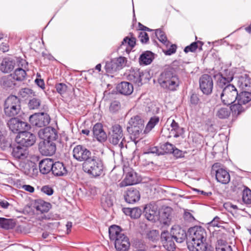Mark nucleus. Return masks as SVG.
I'll list each match as a JSON object with an SVG mask.
<instances>
[{"instance_id":"f257e3e1","label":"nucleus","mask_w":251,"mask_h":251,"mask_svg":"<svg viewBox=\"0 0 251 251\" xmlns=\"http://www.w3.org/2000/svg\"><path fill=\"white\" fill-rule=\"evenodd\" d=\"M189 238L187 244L190 251H206L205 243L207 233L205 229L201 226H195L189 229Z\"/></svg>"},{"instance_id":"13d9d810","label":"nucleus","mask_w":251,"mask_h":251,"mask_svg":"<svg viewBox=\"0 0 251 251\" xmlns=\"http://www.w3.org/2000/svg\"><path fill=\"white\" fill-rule=\"evenodd\" d=\"M121 107L120 102L117 100H114L111 103L109 110L113 113L118 111Z\"/></svg>"},{"instance_id":"6e6d98bb","label":"nucleus","mask_w":251,"mask_h":251,"mask_svg":"<svg viewBox=\"0 0 251 251\" xmlns=\"http://www.w3.org/2000/svg\"><path fill=\"white\" fill-rule=\"evenodd\" d=\"M55 88L57 93L62 95L66 92L68 87L65 83H58L55 84Z\"/></svg>"},{"instance_id":"dca6fc26","label":"nucleus","mask_w":251,"mask_h":251,"mask_svg":"<svg viewBox=\"0 0 251 251\" xmlns=\"http://www.w3.org/2000/svg\"><path fill=\"white\" fill-rule=\"evenodd\" d=\"M40 138L43 141H55L58 137L57 133L55 128L50 126L46 127L40 129L38 132Z\"/></svg>"},{"instance_id":"72a5a7b5","label":"nucleus","mask_w":251,"mask_h":251,"mask_svg":"<svg viewBox=\"0 0 251 251\" xmlns=\"http://www.w3.org/2000/svg\"><path fill=\"white\" fill-rule=\"evenodd\" d=\"M154 59V54L151 51H146L140 56L139 62L141 64H150Z\"/></svg>"},{"instance_id":"864d4df0","label":"nucleus","mask_w":251,"mask_h":251,"mask_svg":"<svg viewBox=\"0 0 251 251\" xmlns=\"http://www.w3.org/2000/svg\"><path fill=\"white\" fill-rule=\"evenodd\" d=\"M189 101L191 107H195L197 105H199L201 103L198 95L195 93L191 94L190 97Z\"/></svg>"},{"instance_id":"4c0bfd02","label":"nucleus","mask_w":251,"mask_h":251,"mask_svg":"<svg viewBox=\"0 0 251 251\" xmlns=\"http://www.w3.org/2000/svg\"><path fill=\"white\" fill-rule=\"evenodd\" d=\"M15 224L13 220L0 217V227L5 229H12L15 227Z\"/></svg>"},{"instance_id":"ddd939ff","label":"nucleus","mask_w":251,"mask_h":251,"mask_svg":"<svg viewBox=\"0 0 251 251\" xmlns=\"http://www.w3.org/2000/svg\"><path fill=\"white\" fill-rule=\"evenodd\" d=\"M17 143L28 148L34 145L36 141L34 134L24 130L20 133L16 137Z\"/></svg>"},{"instance_id":"3c124183","label":"nucleus","mask_w":251,"mask_h":251,"mask_svg":"<svg viewBox=\"0 0 251 251\" xmlns=\"http://www.w3.org/2000/svg\"><path fill=\"white\" fill-rule=\"evenodd\" d=\"M155 34L159 41L161 43L164 44H167L168 43V41L165 32L161 29H156Z\"/></svg>"},{"instance_id":"bb28decb","label":"nucleus","mask_w":251,"mask_h":251,"mask_svg":"<svg viewBox=\"0 0 251 251\" xmlns=\"http://www.w3.org/2000/svg\"><path fill=\"white\" fill-rule=\"evenodd\" d=\"M172 209L169 207H166L159 212V220L160 223L168 225L172 219Z\"/></svg>"},{"instance_id":"09e8293b","label":"nucleus","mask_w":251,"mask_h":251,"mask_svg":"<svg viewBox=\"0 0 251 251\" xmlns=\"http://www.w3.org/2000/svg\"><path fill=\"white\" fill-rule=\"evenodd\" d=\"M114 61L117 67L119 70L122 69L126 66L127 59L126 57L120 56L119 57L112 59Z\"/></svg>"},{"instance_id":"49530a36","label":"nucleus","mask_w":251,"mask_h":251,"mask_svg":"<svg viewBox=\"0 0 251 251\" xmlns=\"http://www.w3.org/2000/svg\"><path fill=\"white\" fill-rule=\"evenodd\" d=\"M144 126V121L139 115L133 116L130 118L128 123V126Z\"/></svg>"},{"instance_id":"774afa93","label":"nucleus","mask_w":251,"mask_h":251,"mask_svg":"<svg viewBox=\"0 0 251 251\" xmlns=\"http://www.w3.org/2000/svg\"><path fill=\"white\" fill-rule=\"evenodd\" d=\"M176 46L175 45H172L171 47L165 52V54L170 55L176 52Z\"/></svg>"},{"instance_id":"c03bdc74","label":"nucleus","mask_w":251,"mask_h":251,"mask_svg":"<svg viewBox=\"0 0 251 251\" xmlns=\"http://www.w3.org/2000/svg\"><path fill=\"white\" fill-rule=\"evenodd\" d=\"M230 110L227 107H221L216 112V116L221 119H226L230 115Z\"/></svg>"},{"instance_id":"c9c22d12","label":"nucleus","mask_w":251,"mask_h":251,"mask_svg":"<svg viewBox=\"0 0 251 251\" xmlns=\"http://www.w3.org/2000/svg\"><path fill=\"white\" fill-rule=\"evenodd\" d=\"M236 100L245 105L251 100V93L248 91H242L238 93Z\"/></svg>"},{"instance_id":"c85d7f7f","label":"nucleus","mask_w":251,"mask_h":251,"mask_svg":"<svg viewBox=\"0 0 251 251\" xmlns=\"http://www.w3.org/2000/svg\"><path fill=\"white\" fill-rule=\"evenodd\" d=\"M117 90L121 94L129 95L133 91V87L131 83L123 81L117 85Z\"/></svg>"},{"instance_id":"ea45409f","label":"nucleus","mask_w":251,"mask_h":251,"mask_svg":"<svg viewBox=\"0 0 251 251\" xmlns=\"http://www.w3.org/2000/svg\"><path fill=\"white\" fill-rule=\"evenodd\" d=\"M12 75L13 79L17 81H23L25 79L26 76V73L24 69L21 68H18L15 70Z\"/></svg>"},{"instance_id":"b1692460","label":"nucleus","mask_w":251,"mask_h":251,"mask_svg":"<svg viewBox=\"0 0 251 251\" xmlns=\"http://www.w3.org/2000/svg\"><path fill=\"white\" fill-rule=\"evenodd\" d=\"M143 75V73L141 72L140 69L138 68H131L129 70L127 77L129 80L139 85V83H141L142 77Z\"/></svg>"},{"instance_id":"680f3d73","label":"nucleus","mask_w":251,"mask_h":251,"mask_svg":"<svg viewBox=\"0 0 251 251\" xmlns=\"http://www.w3.org/2000/svg\"><path fill=\"white\" fill-rule=\"evenodd\" d=\"M139 38L140 41L144 44H146L149 40L148 34L144 31H140L139 32Z\"/></svg>"},{"instance_id":"338daca9","label":"nucleus","mask_w":251,"mask_h":251,"mask_svg":"<svg viewBox=\"0 0 251 251\" xmlns=\"http://www.w3.org/2000/svg\"><path fill=\"white\" fill-rule=\"evenodd\" d=\"M172 153L176 158H182L184 156L185 152L175 147Z\"/></svg>"},{"instance_id":"e2e57ef3","label":"nucleus","mask_w":251,"mask_h":251,"mask_svg":"<svg viewBox=\"0 0 251 251\" xmlns=\"http://www.w3.org/2000/svg\"><path fill=\"white\" fill-rule=\"evenodd\" d=\"M41 191L48 196H50L53 193V189L49 185H45L42 187Z\"/></svg>"},{"instance_id":"37998d69","label":"nucleus","mask_w":251,"mask_h":251,"mask_svg":"<svg viewBox=\"0 0 251 251\" xmlns=\"http://www.w3.org/2000/svg\"><path fill=\"white\" fill-rule=\"evenodd\" d=\"M216 251H232L231 247L223 240H219L216 247Z\"/></svg>"},{"instance_id":"79ce46f5","label":"nucleus","mask_w":251,"mask_h":251,"mask_svg":"<svg viewBox=\"0 0 251 251\" xmlns=\"http://www.w3.org/2000/svg\"><path fill=\"white\" fill-rule=\"evenodd\" d=\"M159 120L160 118L158 116H154L151 117L145 127V132H148L150 131L157 124H158Z\"/></svg>"},{"instance_id":"2f4dec72","label":"nucleus","mask_w":251,"mask_h":251,"mask_svg":"<svg viewBox=\"0 0 251 251\" xmlns=\"http://www.w3.org/2000/svg\"><path fill=\"white\" fill-rule=\"evenodd\" d=\"M15 65V61L5 58L1 63L0 70L3 73H8L13 70Z\"/></svg>"},{"instance_id":"1a4fd4ad","label":"nucleus","mask_w":251,"mask_h":251,"mask_svg":"<svg viewBox=\"0 0 251 251\" xmlns=\"http://www.w3.org/2000/svg\"><path fill=\"white\" fill-rule=\"evenodd\" d=\"M221 164L215 163L212 166V171L215 173L217 181L222 184H228L230 180V176L229 173L221 167Z\"/></svg>"},{"instance_id":"6ab92c4d","label":"nucleus","mask_w":251,"mask_h":251,"mask_svg":"<svg viewBox=\"0 0 251 251\" xmlns=\"http://www.w3.org/2000/svg\"><path fill=\"white\" fill-rule=\"evenodd\" d=\"M145 216L150 221L154 222L158 218V211L157 206L155 204L150 203L144 208Z\"/></svg>"},{"instance_id":"2eb2a0df","label":"nucleus","mask_w":251,"mask_h":251,"mask_svg":"<svg viewBox=\"0 0 251 251\" xmlns=\"http://www.w3.org/2000/svg\"><path fill=\"white\" fill-rule=\"evenodd\" d=\"M39 150L43 155L51 156L56 151V145L51 140L43 141L39 145Z\"/></svg>"},{"instance_id":"58836bf2","label":"nucleus","mask_w":251,"mask_h":251,"mask_svg":"<svg viewBox=\"0 0 251 251\" xmlns=\"http://www.w3.org/2000/svg\"><path fill=\"white\" fill-rule=\"evenodd\" d=\"M203 45V43L201 41H199L197 42H193L190 45L187 46L185 48L184 51L185 53H188L189 52H194L198 48L200 50H201Z\"/></svg>"},{"instance_id":"052dcab7","label":"nucleus","mask_w":251,"mask_h":251,"mask_svg":"<svg viewBox=\"0 0 251 251\" xmlns=\"http://www.w3.org/2000/svg\"><path fill=\"white\" fill-rule=\"evenodd\" d=\"M33 93L32 90L28 88H25L21 89L19 94L22 98H25L28 95L32 94Z\"/></svg>"},{"instance_id":"9d476101","label":"nucleus","mask_w":251,"mask_h":251,"mask_svg":"<svg viewBox=\"0 0 251 251\" xmlns=\"http://www.w3.org/2000/svg\"><path fill=\"white\" fill-rule=\"evenodd\" d=\"M29 120L33 126L41 127L49 124L50 118L47 113L41 112L31 115Z\"/></svg>"},{"instance_id":"603ef678","label":"nucleus","mask_w":251,"mask_h":251,"mask_svg":"<svg viewBox=\"0 0 251 251\" xmlns=\"http://www.w3.org/2000/svg\"><path fill=\"white\" fill-rule=\"evenodd\" d=\"M41 101L39 99L32 98L30 100L28 105L30 109H37L41 105Z\"/></svg>"},{"instance_id":"4468645a","label":"nucleus","mask_w":251,"mask_h":251,"mask_svg":"<svg viewBox=\"0 0 251 251\" xmlns=\"http://www.w3.org/2000/svg\"><path fill=\"white\" fill-rule=\"evenodd\" d=\"M12 156L17 160L23 161L26 159L29 154L28 148L18 143L11 146Z\"/></svg>"},{"instance_id":"c756f323","label":"nucleus","mask_w":251,"mask_h":251,"mask_svg":"<svg viewBox=\"0 0 251 251\" xmlns=\"http://www.w3.org/2000/svg\"><path fill=\"white\" fill-rule=\"evenodd\" d=\"M215 77L217 79V86L223 89L226 86L229 85V83L231 82L233 78L232 75L226 77L221 73L216 75Z\"/></svg>"},{"instance_id":"f8f14e48","label":"nucleus","mask_w":251,"mask_h":251,"mask_svg":"<svg viewBox=\"0 0 251 251\" xmlns=\"http://www.w3.org/2000/svg\"><path fill=\"white\" fill-rule=\"evenodd\" d=\"M200 88L202 92L206 95L211 94L213 88V81L211 75H202L199 79Z\"/></svg>"},{"instance_id":"4d7b16f0","label":"nucleus","mask_w":251,"mask_h":251,"mask_svg":"<svg viewBox=\"0 0 251 251\" xmlns=\"http://www.w3.org/2000/svg\"><path fill=\"white\" fill-rule=\"evenodd\" d=\"M175 147L174 145L166 142L161 146V149L166 153H172Z\"/></svg>"},{"instance_id":"7ed1b4c3","label":"nucleus","mask_w":251,"mask_h":251,"mask_svg":"<svg viewBox=\"0 0 251 251\" xmlns=\"http://www.w3.org/2000/svg\"><path fill=\"white\" fill-rule=\"evenodd\" d=\"M157 80L160 87L167 91H176L180 84L178 75L172 70H165Z\"/></svg>"},{"instance_id":"0e129e2a","label":"nucleus","mask_w":251,"mask_h":251,"mask_svg":"<svg viewBox=\"0 0 251 251\" xmlns=\"http://www.w3.org/2000/svg\"><path fill=\"white\" fill-rule=\"evenodd\" d=\"M184 220L189 222H192L195 220L194 217L189 211H185L183 215Z\"/></svg>"},{"instance_id":"9b49d317","label":"nucleus","mask_w":251,"mask_h":251,"mask_svg":"<svg viewBox=\"0 0 251 251\" xmlns=\"http://www.w3.org/2000/svg\"><path fill=\"white\" fill-rule=\"evenodd\" d=\"M9 129L14 133H18V134L24 130H27L30 128V126L17 118H12L7 123Z\"/></svg>"},{"instance_id":"69168bd1","label":"nucleus","mask_w":251,"mask_h":251,"mask_svg":"<svg viewBox=\"0 0 251 251\" xmlns=\"http://www.w3.org/2000/svg\"><path fill=\"white\" fill-rule=\"evenodd\" d=\"M220 224H221L220 218L218 216H216L212 221L208 223V225L209 227H220Z\"/></svg>"},{"instance_id":"20e7f679","label":"nucleus","mask_w":251,"mask_h":251,"mask_svg":"<svg viewBox=\"0 0 251 251\" xmlns=\"http://www.w3.org/2000/svg\"><path fill=\"white\" fill-rule=\"evenodd\" d=\"M82 167L84 172L94 177H98L104 174L103 162L95 153L87 161L83 162Z\"/></svg>"},{"instance_id":"bf43d9fd","label":"nucleus","mask_w":251,"mask_h":251,"mask_svg":"<svg viewBox=\"0 0 251 251\" xmlns=\"http://www.w3.org/2000/svg\"><path fill=\"white\" fill-rule=\"evenodd\" d=\"M238 83L239 86L243 89L250 86V84L249 79L243 77L239 78Z\"/></svg>"},{"instance_id":"393cba45","label":"nucleus","mask_w":251,"mask_h":251,"mask_svg":"<svg viewBox=\"0 0 251 251\" xmlns=\"http://www.w3.org/2000/svg\"><path fill=\"white\" fill-rule=\"evenodd\" d=\"M136 45V38L126 37L121 43L118 50L123 49L127 53H129Z\"/></svg>"},{"instance_id":"39448f33","label":"nucleus","mask_w":251,"mask_h":251,"mask_svg":"<svg viewBox=\"0 0 251 251\" xmlns=\"http://www.w3.org/2000/svg\"><path fill=\"white\" fill-rule=\"evenodd\" d=\"M21 109V100L14 95L9 96L4 103V112L8 117H14Z\"/></svg>"},{"instance_id":"a19ab883","label":"nucleus","mask_w":251,"mask_h":251,"mask_svg":"<svg viewBox=\"0 0 251 251\" xmlns=\"http://www.w3.org/2000/svg\"><path fill=\"white\" fill-rule=\"evenodd\" d=\"M171 127H172L171 131L174 133V136L176 138L182 135L184 132L183 128L180 127L179 126L178 123H176L174 120L172 121V122L171 124Z\"/></svg>"},{"instance_id":"4be33fe9","label":"nucleus","mask_w":251,"mask_h":251,"mask_svg":"<svg viewBox=\"0 0 251 251\" xmlns=\"http://www.w3.org/2000/svg\"><path fill=\"white\" fill-rule=\"evenodd\" d=\"M22 171L25 175L31 178L35 177L38 174L37 166L31 161L25 163L22 167Z\"/></svg>"},{"instance_id":"a878e982","label":"nucleus","mask_w":251,"mask_h":251,"mask_svg":"<svg viewBox=\"0 0 251 251\" xmlns=\"http://www.w3.org/2000/svg\"><path fill=\"white\" fill-rule=\"evenodd\" d=\"M53 160L50 158H46L42 160L39 164V170L41 173L44 175L48 174L52 171Z\"/></svg>"},{"instance_id":"f3484780","label":"nucleus","mask_w":251,"mask_h":251,"mask_svg":"<svg viewBox=\"0 0 251 251\" xmlns=\"http://www.w3.org/2000/svg\"><path fill=\"white\" fill-rule=\"evenodd\" d=\"M161 240L164 247L169 251H174L176 245L174 238L168 231H164L161 234Z\"/></svg>"},{"instance_id":"0eeeda50","label":"nucleus","mask_w":251,"mask_h":251,"mask_svg":"<svg viewBox=\"0 0 251 251\" xmlns=\"http://www.w3.org/2000/svg\"><path fill=\"white\" fill-rule=\"evenodd\" d=\"M238 96V92L235 87L232 84L226 86L221 94V99L225 105H229L235 102Z\"/></svg>"},{"instance_id":"de8ad7c7","label":"nucleus","mask_w":251,"mask_h":251,"mask_svg":"<svg viewBox=\"0 0 251 251\" xmlns=\"http://www.w3.org/2000/svg\"><path fill=\"white\" fill-rule=\"evenodd\" d=\"M101 204L104 208L110 207L113 205V200L109 195H103L101 198Z\"/></svg>"},{"instance_id":"6e6552de","label":"nucleus","mask_w":251,"mask_h":251,"mask_svg":"<svg viewBox=\"0 0 251 251\" xmlns=\"http://www.w3.org/2000/svg\"><path fill=\"white\" fill-rule=\"evenodd\" d=\"M85 147L78 145L74 147L73 150V157L77 161H87L94 154Z\"/></svg>"},{"instance_id":"7c9ffc66","label":"nucleus","mask_w":251,"mask_h":251,"mask_svg":"<svg viewBox=\"0 0 251 251\" xmlns=\"http://www.w3.org/2000/svg\"><path fill=\"white\" fill-rule=\"evenodd\" d=\"M138 181L136 173L131 171L127 173L121 184L122 186H128L136 184Z\"/></svg>"},{"instance_id":"a211bd4d","label":"nucleus","mask_w":251,"mask_h":251,"mask_svg":"<svg viewBox=\"0 0 251 251\" xmlns=\"http://www.w3.org/2000/svg\"><path fill=\"white\" fill-rule=\"evenodd\" d=\"M124 196L127 203L132 204L139 201L140 193L137 189L131 187L125 192Z\"/></svg>"},{"instance_id":"cd10ccee","label":"nucleus","mask_w":251,"mask_h":251,"mask_svg":"<svg viewBox=\"0 0 251 251\" xmlns=\"http://www.w3.org/2000/svg\"><path fill=\"white\" fill-rule=\"evenodd\" d=\"M144 128V126L139 125V126H127L126 130L127 131L130 135V138L132 140L135 141L140 137L143 130Z\"/></svg>"},{"instance_id":"473e14b6","label":"nucleus","mask_w":251,"mask_h":251,"mask_svg":"<svg viewBox=\"0 0 251 251\" xmlns=\"http://www.w3.org/2000/svg\"><path fill=\"white\" fill-rule=\"evenodd\" d=\"M35 207L37 211H40L42 213L48 212L51 208L50 203L39 199L35 201Z\"/></svg>"},{"instance_id":"e433bc0d","label":"nucleus","mask_w":251,"mask_h":251,"mask_svg":"<svg viewBox=\"0 0 251 251\" xmlns=\"http://www.w3.org/2000/svg\"><path fill=\"white\" fill-rule=\"evenodd\" d=\"M243 105L241 102H237L231 105L230 110L233 116H237L245 111L246 108Z\"/></svg>"},{"instance_id":"f03ea898","label":"nucleus","mask_w":251,"mask_h":251,"mask_svg":"<svg viewBox=\"0 0 251 251\" xmlns=\"http://www.w3.org/2000/svg\"><path fill=\"white\" fill-rule=\"evenodd\" d=\"M108 231L109 238L114 242L115 248L118 251H127L129 249V239L120 226L112 225L109 227Z\"/></svg>"},{"instance_id":"423d86ee","label":"nucleus","mask_w":251,"mask_h":251,"mask_svg":"<svg viewBox=\"0 0 251 251\" xmlns=\"http://www.w3.org/2000/svg\"><path fill=\"white\" fill-rule=\"evenodd\" d=\"M124 138L122 126L118 124L113 125L109 132V142L113 145H118L121 149H122L124 147L123 141Z\"/></svg>"},{"instance_id":"f704fd0d","label":"nucleus","mask_w":251,"mask_h":251,"mask_svg":"<svg viewBox=\"0 0 251 251\" xmlns=\"http://www.w3.org/2000/svg\"><path fill=\"white\" fill-rule=\"evenodd\" d=\"M123 211L126 215L129 216L132 219L139 218L142 214L141 209L138 207L124 208Z\"/></svg>"},{"instance_id":"5fc2aeb1","label":"nucleus","mask_w":251,"mask_h":251,"mask_svg":"<svg viewBox=\"0 0 251 251\" xmlns=\"http://www.w3.org/2000/svg\"><path fill=\"white\" fill-rule=\"evenodd\" d=\"M147 238L152 241L157 240L159 237V232L157 230H151L147 233Z\"/></svg>"},{"instance_id":"a18cd8bd","label":"nucleus","mask_w":251,"mask_h":251,"mask_svg":"<svg viewBox=\"0 0 251 251\" xmlns=\"http://www.w3.org/2000/svg\"><path fill=\"white\" fill-rule=\"evenodd\" d=\"M242 201L245 204H251V190L247 187L242 192Z\"/></svg>"},{"instance_id":"412c9836","label":"nucleus","mask_w":251,"mask_h":251,"mask_svg":"<svg viewBox=\"0 0 251 251\" xmlns=\"http://www.w3.org/2000/svg\"><path fill=\"white\" fill-rule=\"evenodd\" d=\"M94 137L99 142H104L107 138V134L104 131L103 126L100 123H97L93 128Z\"/></svg>"},{"instance_id":"aec40b11","label":"nucleus","mask_w":251,"mask_h":251,"mask_svg":"<svg viewBox=\"0 0 251 251\" xmlns=\"http://www.w3.org/2000/svg\"><path fill=\"white\" fill-rule=\"evenodd\" d=\"M171 234L177 243H181L184 242L187 238L186 231L178 226L172 227Z\"/></svg>"},{"instance_id":"8fccbe9b","label":"nucleus","mask_w":251,"mask_h":251,"mask_svg":"<svg viewBox=\"0 0 251 251\" xmlns=\"http://www.w3.org/2000/svg\"><path fill=\"white\" fill-rule=\"evenodd\" d=\"M105 69L108 73H113L119 70L113 59L106 62Z\"/></svg>"},{"instance_id":"5701e85b","label":"nucleus","mask_w":251,"mask_h":251,"mask_svg":"<svg viewBox=\"0 0 251 251\" xmlns=\"http://www.w3.org/2000/svg\"><path fill=\"white\" fill-rule=\"evenodd\" d=\"M52 173L55 176H63L68 174V171L63 163L60 161L53 162Z\"/></svg>"}]
</instances>
